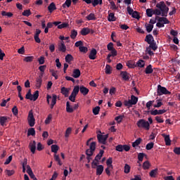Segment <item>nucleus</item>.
<instances>
[{
  "label": "nucleus",
  "instance_id": "obj_1",
  "mask_svg": "<svg viewBox=\"0 0 180 180\" xmlns=\"http://www.w3.org/2000/svg\"><path fill=\"white\" fill-rule=\"evenodd\" d=\"M156 9L148 8L146 9V15L148 18H152L153 15L156 16H168L169 8L167 6L165 2L160 1L156 4Z\"/></svg>",
  "mask_w": 180,
  "mask_h": 180
},
{
  "label": "nucleus",
  "instance_id": "obj_2",
  "mask_svg": "<svg viewBox=\"0 0 180 180\" xmlns=\"http://www.w3.org/2000/svg\"><path fill=\"white\" fill-rule=\"evenodd\" d=\"M95 150H96V142H91L90 143L89 148L86 150V155L88 163L91 162V160H92V158L91 157L94 155Z\"/></svg>",
  "mask_w": 180,
  "mask_h": 180
},
{
  "label": "nucleus",
  "instance_id": "obj_3",
  "mask_svg": "<svg viewBox=\"0 0 180 180\" xmlns=\"http://www.w3.org/2000/svg\"><path fill=\"white\" fill-rule=\"evenodd\" d=\"M139 102V98L135 96L134 95L131 96V99L129 101H124V106H127V108H131L133 105H137V103Z\"/></svg>",
  "mask_w": 180,
  "mask_h": 180
},
{
  "label": "nucleus",
  "instance_id": "obj_4",
  "mask_svg": "<svg viewBox=\"0 0 180 180\" xmlns=\"http://www.w3.org/2000/svg\"><path fill=\"white\" fill-rule=\"evenodd\" d=\"M139 129H145V130H150V123L144 119H141L136 122Z\"/></svg>",
  "mask_w": 180,
  "mask_h": 180
},
{
  "label": "nucleus",
  "instance_id": "obj_5",
  "mask_svg": "<svg viewBox=\"0 0 180 180\" xmlns=\"http://www.w3.org/2000/svg\"><path fill=\"white\" fill-rule=\"evenodd\" d=\"M157 94L158 96H161L162 95H171V92L160 84L158 86Z\"/></svg>",
  "mask_w": 180,
  "mask_h": 180
},
{
  "label": "nucleus",
  "instance_id": "obj_6",
  "mask_svg": "<svg viewBox=\"0 0 180 180\" xmlns=\"http://www.w3.org/2000/svg\"><path fill=\"white\" fill-rule=\"evenodd\" d=\"M91 168L94 169L96 168V175H102V173L103 172V165H98V162L93 161L91 163Z\"/></svg>",
  "mask_w": 180,
  "mask_h": 180
},
{
  "label": "nucleus",
  "instance_id": "obj_7",
  "mask_svg": "<svg viewBox=\"0 0 180 180\" xmlns=\"http://www.w3.org/2000/svg\"><path fill=\"white\" fill-rule=\"evenodd\" d=\"M78 104H75L73 108L71 107V105H70V101H67L66 102V112H68V113H72V112H74V110H77V109H78Z\"/></svg>",
  "mask_w": 180,
  "mask_h": 180
},
{
  "label": "nucleus",
  "instance_id": "obj_8",
  "mask_svg": "<svg viewBox=\"0 0 180 180\" xmlns=\"http://www.w3.org/2000/svg\"><path fill=\"white\" fill-rule=\"evenodd\" d=\"M108 135H102L98 134L97 136V139L99 143H101V144H106V140H108Z\"/></svg>",
  "mask_w": 180,
  "mask_h": 180
},
{
  "label": "nucleus",
  "instance_id": "obj_9",
  "mask_svg": "<svg viewBox=\"0 0 180 180\" xmlns=\"http://www.w3.org/2000/svg\"><path fill=\"white\" fill-rule=\"evenodd\" d=\"M58 51H61V53H65L67 51V46H65V44L64 41H61L60 43L58 45Z\"/></svg>",
  "mask_w": 180,
  "mask_h": 180
},
{
  "label": "nucleus",
  "instance_id": "obj_10",
  "mask_svg": "<svg viewBox=\"0 0 180 180\" xmlns=\"http://www.w3.org/2000/svg\"><path fill=\"white\" fill-rule=\"evenodd\" d=\"M157 19H158V22H163V25H169V20L167 18V16H156L155 20H157Z\"/></svg>",
  "mask_w": 180,
  "mask_h": 180
},
{
  "label": "nucleus",
  "instance_id": "obj_11",
  "mask_svg": "<svg viewBox=\"0 0 180 180\" xmlns=\"http://www.w3.org/2000/svg\"><path fill=\"white\" fill-rule=\"evenodd\" d=\"M96 54H98V51H96V49H92L90 51V53L89 55V58L90 60H96Z\"/></svg>",
  "mask_w": 180,
  "mask_h": 180
},
{
  "label": "nucleus",
  "instance_id": "obj_12",
  "mask_svg": "<svg viewBox=\"0 0 180 180\" xmlns=\"http://www.w3.org/2000/svg\"><path fill=\"white\" fill-rule=\"evenodd\" d=\"M120 75L124 81H129L130 79V74L126 71H122Z\"/></svg>",
  "mask_w": 180,
  "mask_h": 180
},
{
  "label": "nucleus",
  "instance_id": "obj_13",
  "mask_svg": "<svg viewBox=\"0 0 180 180\" xmlns=\"http://www.w3.org/2000/svg\"><path fill=\"white\" fill-rule=\"evenodd\" d=\"M104 153H105V150L101 149L98 155H96L94 161L95 162H97V164H98L99 162V160H101L102 158Z\"/></svg>",
  "mask_w": 180,
  "mask_h": 180
},
{
  "label": "nucleus",
  "instance_id": "obj_14",
  "mask_svg": "<svg viewBox=\"0 0 180 180\" xmlns=\"http://www.w3.org/2000/svg\"><path fill=\"white\" fill-rule=\"evenodd\" d=\"M145 41H146V43H148V44H151V43L155 41H154V37H153L152 34H148L145 37Z\"/></svg>",
  "mask_w": 180,
  "mask_h": 180
},
{
  "label": "nucleus",
  "instance_id": "obj_15",
  "mask_svg": "<svg viewBox=\"0 0 180 180\" xmlns=\"http://www.w3.org/2000/svg\"><path fill=\"white\" fill-rule=\"evenodd\" d=\"M108 22H116V16H115V13H110V11H108Z\"/></svg>",
  "mask_w": 180,
  "mask_h": 180
},
{
  "label": "nucleus",
  "instance_id": "obj_16",
  "mask_svg": "<svg viewBox=\"0 0 180 180\" xmlns=\"http://www.w3.org/2000/svg\"><path fill=\"white\" fill-rule=\"evenodd\" d=\"M162 136L165 139V145L166 146H171V139L169 138V135L162 134Z\"/></svg>",
  "mask_w": 180,
  "mask_h": 180
},
{
  "label": "nucleus",
  "instance_id": "obj_17",
  "mask_svg": "<svg viewBox=\"0 0 180 180\" xmlns=\"http://www.w3.org/2000/svg\"><path fill=\"white\" fill-rule=\"evenodd\" d=\"M43 83V79L41 77H37L36 79V88L40 89L41 88V84Z\"/></svg>",
  "mask_w": 180,
  "mask_h": 180
},
{
  "label": "nucleus",
  "instance_id": "obj_18",
  "mask_svg": "<svg viewBox=\"0 0 180 180\" xmlns=\"http://www.w3.org/2000/svg\"><path fill=\"white\" fill-rule=\"evenodd\" d=\"M89 33H91V29L89 27H84L80 31V34H82V36H86L87 34H89Z\"/></svg>",
  "mask_w": 180,
  "mask_h": 180
},
{
  "label": "nucleus",
  "instance_id": "obj_19",
  "mask_svg": "<svg viewBox=\"0 0 180 180\" xmlns=\"http://www.w3.org/2000/svg\"><path fill=\"white\" fill-rule=\"evenodd\" d=\"M30 150L32 154L36 153V142L34 141L30 143Z\"/></svg>",
  "mask_w": 180,
  "mask_h": 180
},
{
  "label": "nucleus",
  "instance_id": "obj_20",
  "mask_svg": "<svg viewBox=\"0 0 180 180\" xmlns=\"http://www.w3.org/2000/svg\"><path fill=\"white\" fill-rule=\"evenodd\" d=\"M80 92H81V94H82V95H84L85 96L86 95H88V94L89 92V89L84 86H80Z\"/></svg>",
  "mask_w": 180,
  "mask_h": 180
},
{
  "label": "nucleus",
  "instance_id": "obj_21",
  "mask_svg": "<svg viewBox=\"0 0 180 180\" xmlns=\"http://www.w3.org/2000/svg\"><path fill=\"white\" fill-rule=\"evenodd\" d=\"M153 72H154V70L153 69V65H148L145 69V73L148 75V74H153Z\"/></svg>",
  "mask_w": 180,
  "mask_h": 180
},
{
  "label": "nucleus",
  "instance_id": "obj_22",
  "mask_svg": "<svg viewBox=\"0 0 180 180\" xmlns=\"http://www.w3.org/2000/svg\"><path fill=\"white\" fill-rule=\"evenodd\" d=\"M73 78H79L81 77V70L79 69H75L72 74Z\"/></svg>",
  "mask_w": 180,
  "mask_h": 180
},
{
  "label": "nucleus",
  "instance_id": "obj_23",
  "mask_svg": "<svg viewBox=\"0 0 180 180\" xmlns=\"http://www.w3.org/2000/svg\"><path fill=\"white\" fill-rule=\"evenodd\" d=\"M60 92L65 98H68V94H70V90L65 87H62L60 89Z\"/></svg>",
  "mask_w": 180,
  "mask_h": 180
},
{
  "label": "nucleus",
  "instance_id": "obj_24",
  "mask_svg": "<svg viewBox=\"0 0 180 180\" xmlns=\"http://www.w3.org/2000/svg\"><path fill=\"white\" fill-rule=\"evenodd\" d=\"M56 9H57V7H56V4H54V2L51 3L50 5L48 6V10L50 13H53V11H56Z\"/></svg>",
  "mask_w": 180,
  "mask_h": 180
},
{
  "label": "nucleus",
  "instance_id": "obj_25",
  "mask_svg": "<svg viewBox=\"0 0 180 180\" xmlns=\"http://www.w3.org/2000/svg\"><path fill=\"white\" fill-rule=\"evenodd\" d=\"M145 27H146V32L148 33H151V32H153V29H154V25L146 23L145 25Z\"/></svg>",
  "mask_w": 180,
  "mask_h": 180
},
{
  "label": "nucleus",
  "instance_id": "obj_26",
  "mask_svg": "<svg viewBox=\"0 0 180 180\" xmlns=\"http://www.w3.org/2000/svg\"><path fill=\"white\" fill-rule=\"evenodd\" d=\"M136 67L137 65V67H139L140 68H144V65H146V62L143 60L139 59L137 62H136V65H135Z\"/></svg>",
  "mask_w": 180,
  "mask_h": 180
},
{
  "label": "nucleus",
  "instance_id": "obj_27",
  "mask_svg": "<svg viewBox=\"0 0 180 180\" xmlns=\"http://www.w3.org/2000/svg\"><path fill=\"white\" fill-rule=\"evenodd\" d=\"M8 122V117H0V124L1 126H5V123Z\"/></svg>",
  "mask_w": 180,
  "mask_h": 180
},
{
  "label": "nucleus",
  "instance_id": "obj_28",
  "mask_svg": "<svg viewBox=\"0 0 180 180\" xmlns=\"http://www.w3.org/2000/svg\"><path fill=\"white\" fill-rule=\"evenodd\" d=\"M65 60L66 63H68V64H71V62L72 61V60H74V57H72L71 54H68L65 56Z\"/></svg>",
  "mask_w": 180,
  "mask_h": 180
},
{
  "label": "nucleus",
  "instance_id": "obj_29",
  "mask_svg": "<svg viewBox=\"0 0 180 180\" xmlns=\"http://www.w3.org/2000/svg\"><path fill=\"white\" fill-rule=\"evenodd\" d=\"M86 19H87V20H96V17L94 13H91L86 17Z\"/></svg>",
  "mask_w": 180,
  "mask_h": 180
},
{
  "label": "nucleus",
  "instance_id": "obj_30",
  "mask_svg": "<svg viewBox=\"0 0 180 180\" xmlns=\"http://www.w3.org/2000/svg\"><path fill=\"white\" fill-rule=\"evenodd\" d=\"M105 72L107 75H110V74H112V67H110V65H106Z\"/></svg>",
  "mask_w": 180,
  "mask_h": 180
},
{
  "label": "nucleus",
  "instance_id": "obj_31",
  "mask_svg": "<svg viewBox=\"0 0 180 180\" xmlns=\"http://www.w3.org/2000/svg\"><path fill=\"white\" fill-rule=\"evenodd\" d=\"M27 136H36L34 128H30L27 131Z\"/></svg>",
  "mask_w": 180,
  "mask_h": 180
},
{
  "label": "nucleus",
  "instance_id": "obj_32",
  "mask_svg": "<svg viewBox=\"0 0 180 180\" xmlns=\"http://www.w3.org/2000/svg\"><path fill=\"white\" fill-rule=\"evenodd\" d=\"M80 91V87L79 86H75L73 89V91L72 92V94L75 95L77 96L78 95V92Z\"/></svg>",
  "mask_w": 180,
  "mask_h": 180
},
{
  "label": "nucleus",
  "instance_id": "obj_33",
  "mask_svg": "<svg viewBox=\"0 0 180 180\" xmlns=\"http://www.w3.org/2000/svg\"><path fill=\"white\" fill-rule=\"evenodd\" d=\"M112 162H113V160H112V158H109L106 160L107 167H109V168H113V165H112Z\"/></svg>",
  "mask_w": 180,
  "mask_h": 180
},
{
  "label": "nucleus",
  "instance_id": "obj_34",
  "mask_svg": "<svg viewBox=\"0 0 180 180\" xmlns=\"http://www.w3.org/2000/svg\"><path fill=\"white\" fill-rule=\"evenodd\" d=\"M78 36V32L75 30H72L70 32V37L74 40Z\"/></svg>",
  "mask_w": 180,
  "mask_h": 180
},
{
  "label": "nucleus",
  "instance_id": "obj_35",
  "mask_svg": "<svg viewBox=\"0 0 180 180\" xmlns=\"http://www.w3.org/2000/svg\"><path fill=\"white\" fill-rule=\"evenodd\" d=\"M149 47H150V49L153 50V51H155V50H157L158 49V46H157V44H155V41L149 44Z\"/></svg>",
  "mask_w": 180,
  "mask_h": 180
},
{
  "label": "nucleus",
  "instance_id": "obj_36",
  "mask_svg": "<svg viewBox=\"0 0 180 180\" xmlns=\"http://www.w3.org/2000/svg\"><path fill=\"white\" fill-rule=\"evenodd\" d=\"M54 160L55 161H56V162H58V165H60L61 167V165H63V163L61 162V160L60 159V156H58V155H54Z\"/></svg>",
  "mask_w": 180,
  "mask_h": 180
},
{
  "label": "nucleus",
  "instance_id": "obj_37",
  "mask_svg": "<svg viewBox=\"0 0 180 180\" xmlns=\"http://www.w3.org/2000/svg\"><path fill=\"white\" fill-rule=\"evenodd\" d=\"M2 16H7V18H12L13 16V13L11 12L7 13L6 11H1Z\"/></svg>",
  "mask_w": 180,
  "mask_h": 180
},
{
  "label": "nucleus",
  "instance_id": "obj_38",
  "mask_svg": "<svg viewBox=\"0 0 180 180\" xmlns=\"http://www.w3.org/2000/svg\"><path fill=\"white\" fill-rule=\"evenodd\" d=\"M158 169H153L150 173L149 175L151 178H155V176H157V172H158Z\"/></svg>",
  "mask_w": 180,
  "mask_h": 180
},
{
  "label": "nucleus",
  "instance_id": "obj_39",
  "mask_svg": "<svg viewBox=\"0 0 180 180\" xmlns=\"http://www.w3.org/2000/svg\"><path fill=\"white\" fill-rule=\"evenodd\" d=\"M134 19H137L139 20V19H140V14L139 13L138 11H134V13H132V15H131Z\"/></svg>",
  "mask_w": 180,
  "mask_h": 180
},
{
  "label": "nucleus",
  "instance_id": "obj_40",
  "mask_svg": "<svg viewBox=\"0 0 180 180\" xmlns=\"http://www.w3.org/2000/svg\"><path fill=\"white\" fill-rule=\"evenodd\" d=\"M39 98V91H36L34 94L32 95V101H36Z\"/></svg>",
  "mask_w": 180,
  "mask_h": 180
},
{
  "label": "nucleus",
  "instance_id": "obj_41",
  "mask_svg": "<svg viewBox=\"0 0 180 180\" xmlns=\"http://www.w3.org/2000/svg\"><path fill=\"white\" fill-rule=\"evenodd\" d=\"M62 6L63 8H70L71 6V0H66Z\"/></svg>",
  "mask_w": 180,
  "mask_h": 180
},
{
  "label": "nucleus",
  "instance_id": "obj_42",
  "mask_svg": "<svg viewBox=\"0 0 180 180\" xmlns=\"http://www.w3.org/2000/svg\"><path fill=\"white\" fill-rule=\"evenodd\" d=\"M123 119H124V115H119L115 118V120H116L117 123H122Z\"/></svg>",
  "mask_w": 180,
  "mask_h": 180
},
{
  "label": "nucleus",
  "instance_id": "obj_43",
  "mask_svg": "<svg viewBox=\"0 0 180 180\" xmlns=\"http://www.w3.org/2000/svg\"><path fill=\"white\" fill-rule=\"evenodd\" d=\"M65 27H68V22H63L62 24H59L58 25V29H65Z\"/></svg>",
  "mask_w": 180,
  "mask_h": 180
},
{
  "label": "nucleus",
  "instance_id": "obj_44",
  "mask_svg": "<svg viewBox=\"0 0 180 180\" xmlns=\"http://www.w3.org/2000/svg\"><path fill=\"white\" fill-rule=\"evenodd\" d=\"M141 143V138L137 139L133 143L132 147H137Z\"/></svg>",
  "mask_w": 180,
  "mask_h": 180
},
{
  "label": "nucleus",
  "instance_id": "obj_45",
  "mask_svg": "<svg viewBox=\"0 0 180 180\" xmlns=\"http://www.w3.org/2000/svg\"><path fill=\"white\" fill-rule=\"evenodd\" d=\"M101 110V107L100 106H96L93 109V113L94 115H99V111Z\"/></svg>",
  "mask_w": 180,
  "mask_h": 180
},
{
  "label": "nucleus",
  "instance_id": "obj_46",
  "mask_svg": "<svg viewBox=\"0 0 180 180\" xmlns=\"http://www.w3.org/2000/svg\"><path fill=\"white\" fill-rule=\"evenodd\" d=\"M51 119H53V116L51 114H49L45 120V124H49V123L51 122Z\"/></svg>",
  "mask_w": 180,
  "mask_h": 180
},
{
  "label": "nucleus",
  "instance_id": "obj_47",
  "mask_svg": "<svg viewBox=\"0 0 180 180\" xmlns=\"http://www.w3.org/2000/svg\"><path fill=\"white\" fill-rule=\"evenodd\" d=\"M124 172V174H129V172H130V165H129L128 164H125Z\"/></svg>",
  "mask_w": 180,
  "mask_h": 180
},
{
  "label": "nucleus",
  "instance_id": "obj_48",
  "mask_svg": "<svg viewBox=\"0 0 180 180\" xmlns=\"http://www.w3.org/2000/svg\"><path fill=\"white\" fill-rule=\"evenodd\" d=\"M34 120V115H33V110H31L29 112L27 120Z\"/></svg>",
  "mask_w": 180,
  "mask_h": 180
},
{
  "label": "nucleus",
  "instance_id": "obj_49",
  "mask_svg": "<svg viewBox=\"0 0 180 180\" xmlns=\"http://www.w3.org/2000/svg\"><path fill=\"white\" fill-rule=\"evenodd\" d=\"M150 162L146 161L143 164V169H148L150 168Z\"/></svg>",
  "mask_w": 180,
  "mask_h": 180
},
{
  "label": "nucleus",
  "instance_id": "obj_50",
  "mask_svg": "<svg viewBox=\"0 0 180 180\" xmlns=\"http://www.w3.org/2000/svg\"><path fill=\"white\" fill-rule=\"evenodd\" d=\"M51 151L56 154L57 151H58V146L57 145H52L51 146Z\"/></svg>",
  "mask_w": 180,
  "mask_h": 180
},
{
  "label": "nucleus",
  "instance_id": "obj_51",
  "mask_svg": "<svg viewBox=\"0 0 180 180\" xmlns=\"http://www.w3.org/2000/svg\"><path fill=\"white\" fill-rule=\"evenodd\" d=\"M34 58V57H33V56H26L24 58V61H26V63H32V61H33Z\"/></svg>",
  "mask_w": 180,
  "mask_h": 180
},
{
  "label": "nucleus",
  "instance_id": "obj_52",
  "mask_svg": "<svg viewBox=\"0 0 180 180\" xmlns=\"http://www.w3.org/2000/svg\"><path fill=\"white\" fill-rule=\"evenodd\" d=\"M29 126L30 127H33L34 126V124H36V120H27Z\"/></svg>",
  "mask_w": 180,
  "mask_h": 180
},
{
  "label": "nucleus",
  "instance_id": "obj_53",
  "mask_svg": "<svg viewBox=\"0 0 180 180\" xmlns=\"http://www.w3.org/2000/svg\"><path fill=\"white\" fill-rule=\"evenodd\" d=\"M5 173L6 174V175H8V176H12V175L15 174V170L6 169Z\"/></svg>",
  "mask_w": 180,
  "mask_h": 180
},
{
  "label": "nucleus",
  "instance_id": "obj_54",
  "mask_svg": "<svg viewBox=\"0 0 180 180\" xmlns=\"http://www.w3.org/2000/svg\"><path fill=\"white\" fill-rule=\"evenodd\" d=\"M110 9H112V11H116L117 9V6H116V4H115V2L113 1H110Z\"/></svg>",
  "mask_w": 180,
  "mask_h": 180
},
{
  "label": "nucleus",
  "instance_id": "obj_55",
  "mask_svg": "<svg viewBox=\"0 0 180 180\" xmlns=\"http://www.w3.org/2000/svg\"><path fill=\"white\" fill-rule=\"evenodd\" d=\"M12 112H13V115H14V116H18V114L19 113V110H18V107L14 106L12 108Z\"/></svg>",
  "mask_w": 180,
  "mask_h": 180
},
{
  "label": "nucleus",
  "instance_id": "obj_56",
  "mask_svg": "<svg viewBox=\"0 0 180 180\" xmlns=\"http://www.w3.org/2000/svg\"><path fill=\"white\" fill-rule=\"evenodd\" d=\"M32 15V12H30V10H25L24 12L22 13V16H30Z\"/></svg>",
  "mask_w": 180,
  "mask_h": 180
},
{
  "label": "nucleus",
  "instance_id": "obj_57",
  "mask_svg": "<svg viewBox=\"0 0 180 180\" xmlns=\"http://www.w3.org/2000/svg\"><path fill=\"white\" fill-rule=\"evenodd\" d=\"M71 131H72V129H71V127H68L65 131V136L70 137V135L71 134Z\"/></svg>",
  "mask_w": 180,
  "mask_h": 180
},
{
  "label": "nucleus",
  "instance_id": "obj_58",
  "mask_svg": "<svg viewBox=\"0 0 180 180\" xmlns=\"http://www.w3.org/2000/svg\"><path fill=\"white\" fill-rule=\"evenodd\" d=\"M146 155L145 153H139L138 155V160L139 161H143V160L144 159V156Z\"/></svg>",
  "mask_w": 180,
  "mask_h": 180
},
{
  "label": "nucleus",
  "instance_id": "obj_59",
  "mask_svg": "<svg viewBox=\"0 0 180 180\" xmlns=\"http://www.w3.org/2000/svg\"><path fill=\"white\" fill-rule=\"evenodd\" d=\"M79 49L81 53H86L88 51V48L86 46H79Z\"/></svg>",
  "mask_w": 180,
  "mask_h": 180
},
{
  "label": "nucleus",
  "instance_id": "obj_60",
  "mask_svg": "<svg viewBox=\"0 0 180 180\" xmlns=\"http://www.w3.org/2000/svg\"><path fill=\"white\" fill-rule=\"evenodd\" d=\"M153 148H154V143L153 142L148 143L146 147V150H151Z\"/></svg>",
  "mask_w": 180,
  "mask_h": 180
},
{
  "label": "nucleus",
  "instance_id": "obj_61",
  "mask_svg": "<svg viewBox=\"0 0 180 180\" xmlns=\"http://www.w3.org/2000/svg\"><path fill=\"white\" fill-rule=\"evenodd\" d=\"M107 49L108 50V51H110L112 50H115V48L113 47V43L110 42L108 45H107Z\"/></svg>",
  "mask_w": 180,
  "mask_h": 180
},
{
  "label": "nucleus",
  "instance_id": "obj_62",
  "mask_svg": "<svg viewBox=\"0 0 180 180\" xmlns=\"http://www.w3.org/2000/svg\"><path fill=\"white\" fill-rule=\"evenodd\" d=\"M161 101V99L157 100V104L154 105V108H161L162 106V102Z\"/></svg>",
  "mask_w": 180,
  "mask_h": 180
},
{
  "label": "nucleus",
  "instance_id": "obj_63",
  "mask_svg": "<svg viewBox=\"0 0 180 180\" xmlns=\"http://www.w3.org/2000/svg\"><path fill=\"white\" fill-rule=\"evenodd\" d=\"M173 152L174 154H176V155H180V147H175Z\"/></svg>",
  "mask_w": 180,
  "mask_h": 180
},
{
  "label": "nucleus",
  "instance_id": "obj_64",
  "mask_svg": "<svg viewBox=\"0 0 180 180\" xmlns=\"http://www.w3.org/2000/svg\"><path fill=\"white\" fill-rule=\"evenodd\" d=\"M110 95H115L116 94V89L115 87H111L109 91Z\"/></svg>",
  "mask_w": 180,
  "mask_h": 180
}]
</instances>
